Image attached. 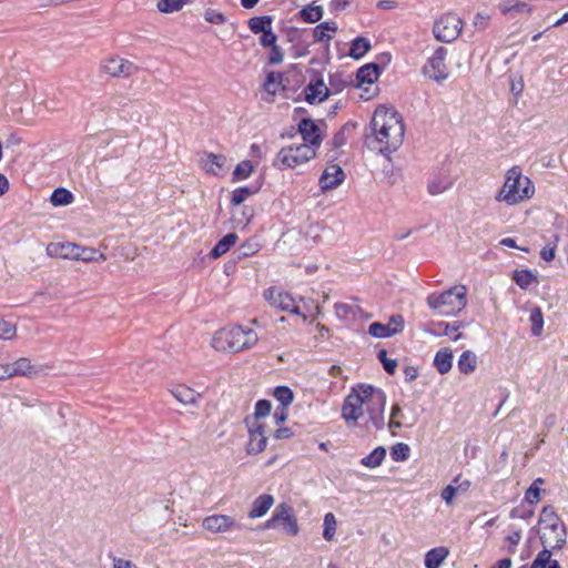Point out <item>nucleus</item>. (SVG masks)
I'll return each mask as SVG.
<instances>
[{
	"instance_id": "f257e3e1",
	"label": "nucleus",
	"mask_w": 568,
	"mask_h": 568,
	"mask_svg": "<svg viewBox=\"0 0 568 568\" xmlns=\"http://www.w3.org/2000/svg\"><path fill=\"white\" fill-rule=\"evenodd\" d=\"M386 405V395L382 389L371 385H358L345 398L342 407V417L348 427H354L364 413H367L368 419L365 427L369 429H381L385 425L384 410Z\"/></svg>"
},
{
	"instance_id": "f03ea898",
	"label": "nucleus",
	"mask_w": 568,
	"mask_h": 568,
	"mask_svg": "<svg viewBox=\"0 0 568 568\" xmlns=\"http://www.w3.org/2000/svg\"><path fill=\"white\" fill-rule=\"evenodd\" d=\"M404 135V122L397 111L385 105L376 108L371 121V133L366 135L367 146L387 155L403 144Z\"/></svg>"
},
{
	"instance_id": "7ed1b4c3",
	"label": "nucleus",
	"mask_w": 568,
	"mask_h": 568,
	"mask_svg": "<svg viewBox=\"0 0 568 568\" xmlns=\"http://www.w3.org/2000/svg\"><path fill=\"white\" fill-rule=\"evenodd\" d=\"M535 186L531 180L523 174L521 168L515 165L505 174V182L495 196V201L516 205L531 199Z\"/></svg>"
},
{
	"instance_id": "20e7f679",
	"label": "nucleus",
	"mask_w": 568,
	"mask_h": 568,
	"mask_svg": "<svg viewBox=\"0 0 568 568\" xmlns=\"http://www.w3.org/2000/svg\"><path fill=\"white\" fill-rule=\"evenodd\" d=\"M258 336L252 328L241 325L226 326L219 329L212 338L211 345L219 352H243L252 348Z\"/></svg>"
},
{
	"instance_id": "39448f33",
	"label": "nucleus",
	"mask_w": 568,
	"mask_h": 568,
	"mask_svg": "<svg viewBox=\"0 0 568 568\" xmlns=\"http://www.w3.org/2000/svg\"><path fill=\"white\" fill-rule=\"evenodd\" d=\"M467 288L454 286L443 293H433L427 297V305L439 315L449 316L459 313L467 304Z\"/></svg>"
},
{
	"instance_id": "423d86ee",
	"label": "nucleus",
	"mask_w": 568,
	"mask_h": 568,
	"mask_svg": "<svg viewBox=\"0 0 568 568\" xmlns=\"http://www.w3.org/2000/svg\"><path fill=\"white\" fill-rule=\"evenodd\" d=\"M315 155L314 146L301 143L282 148L276 155V162H280L283 168L294 169L308 162Z\"/></svg>"
},
{
	"instance_id": "0eeeda50",
	"label": "nucleus",
	"mask_w": 568,
	"mask_h": 568,
	"mask_svg": "<svg viewBox=\"0 0 568 568\" xmlns=\"http://www.w3.org/2000/svg\"><path fill=\"white\" fill-rule=\"evenodd\" d=\"M99 70L111 78H130L138 73L139 67L118 54H109L100 61Z\"/></svg>"
},
{
	"instance_id": "6e6552de",
	"label": "nucleus",
	"mask_w": 568,
	"mask_h": 568,
	"mask_svg": "<svg viewBox=\"0 0 568 568\" xmlns=\"http://www.w3.org/2000/svg\"><path fill=\"white\" fill-rule=\"evenodd\" d=\"M462 29V19L454 13H446L435 21L433 32L438 41L449 43L459 37Z\"/></svg>"
},
{
	"instance_id": "1a4fd4ad",
	"label": "nucleus",
	"mask_w": 568,
	"mask_h": 568,
	"mask_svg": "<svg viewBox=\"0 0 568 568\" xmlns=\"http://www.w3.org/2000/svg\"><path fill=\"white\" fill-rule=\"evenodd\" d=\"M277 523H282L283 531L290 536H296L300 531L293 509L285 503L277 505L273 516L266 521L265 527L274 528Z\"/></svg>"
},
{
	"instance_id": "9d476101",
	"label": "nucleus",
	"mask_w": 568,
	"mask_h": 568,
	"mask_svg": "<svg viewBox=\"0 0 568 568\" xmlns=\"http://www.w3.org/2000/svg\"><path fill=\"white\" fill-rule=\"evenodd\" d=\"M447 49L439 47L435 50L434 54L428 59L423 68L424 74L437 82L444 81L448 78V70L445 63Z\"/></svg>"
},
{
	"instance_id": "9b49d317",
	"label": "nucleus",
	"mask_w": 568,
	"mask_h": 568,
	"mask_svg": "<svg viewBox=\"0 0 568 568\" xmlns=\"http://www.w3.org/2000/svg\"><path fill=\"white\" fill-rule=\"evenodd\" d=\"M202 527L212 534H227L242 529V525L234 517L224 514L204 517L202 519Z\"/></svg>"
},
{
	"instance_id": "f8f14e48",
	"label": "nucleus",
	"mask_w": 568,
	"mask_h": 568,
	"mask_svg": "<svg viewBox=\"0 0 568 568\" xmlns=\"http://www.w3.org/2000/svg\"><path fill=\"white\" fill-rule=\"evenodd\" d=\"M298 132L304 141L303 144L314 146V151L320 148L323 136L320 126L312 119H302L298 123Z\"/></svg>"
},
{
	"instance_id": "ddd939ff",
	"label": "nucleus",
	"mask_w": 568,
	"mask_h": 568,
	"mask_svg": "<svg viewBox=\"0 0 568 568\" xmlns=\"http://www.w3.org/2000/svg\"><path fill=\"white\" fill-rule=\"evenodd\" d=\"M248 434L250 440L246 446V452L248 454L262 453L265 449L267 443L264 426L257 420H254L248 425Z\"/></svg>"
},
{
	"instance_id": "4468645a",
	"label": "nucleus",
	"mask_w": 568,
	"mask_h": 568,
	"mask_svg": "<svg viewBox=\"0 0 568 568\" xmlns=\"http://www.w3.org/2000/svg\"><path fill=\"white\" fill-rule=\"evenodd\" d=\"M566 527L561 521L556 525V529L544 530L540 535L542 547H549L552 550H561L566 545Z\"/></svg>"
},
{
	"instance_id": "2eb2a0df",
	"label": "nucleus",
	"mask_w": 568,
	"mask_h": 568,
	"mask_svg": "<svg viewBox=\"0 0 568 568\" xmlns=\"http://www.w3.org/2000/svg\"><path fill=\"white\" fill-rule=\"evenodd\" d=\"M345 174L337 164H329L320 178L322 190H331L337 187L344 181Z\"/></svg>"
},
{
	"instance_id": "dca6fc26",
	"label": "nucleus",
	"mask_w": 568,
	"mask_h": 568,
	"mask_svg": "<svg viewBox=\"0 0 568 568\" xmlns=\"http://www.w3.org/2000/svg\"><path fill=\"white\" fill-rule=\"evenodd\" d=\"M202 168L206 173L223 175L227 171L226 158L222 154H206L202 159Z\"/></svg>"
},
{
	"instance_id": "f3484780",
	"label": "nucleus",
	"mask_w": 568,
	"mask_h": 568,
	"mask_svg": "<svg viewBox=\"0 0 568 568\" xmlns=\"http://www.w3.org/2000/svg\"><path fill=\"white\" fill-rule=\"evenodd\" d=\"M47 250L50 255L78 261L80 245L70 242L53 243Z\"/></svg>"
},
{
	"instance_id": "a211bd4d",
	"label": "nucleus",
	"mask_w": 568,
	"mask_h": 568,
	"mask_svg": "<svg viewBox=\"0 0 568 568\" xmlns=\"http://www.w3.org/2000/svg\"><path fill=\"white\" fill-rule=\"evenodd\" d=\"M11 366V374L13 376H27V377H34L38 376L40 373H42L41 366L32 365L30 359L28 358H19L14 363L10 364Z\"/></svg>"
},
{
	"instance_id": "6ab92c4d",
	"label": "nucleus",
	"mask_w": 568,
	"mask_h": 568,
	"mask_svg": "<svg viewBox=\"0 0 568 568\" xmlns=\"http://www.w3.org/2000/svg\"><path fill=\"white\" fill-rule=\"evenodd\" d=\"M305 99L308 103H320L328 97V88L323 80L310 82L305 88Z\"/></svg>"
},
{
	"instance_id": "aec40b11",
	"label": "nucleus",
	"mask_w": 568,
	"mask_h": 568,
	"mask_svg": "<svg viewBox=\"0 0 568 568\" xmlns=\"http://www.w3.org/2000/svg\"><path fill=\"white\" fill-rule=\"evenodd\" d=\"M462 326V322H454L453 324L438 322L432 323L427 328V332L436 336L446 335L452 337L453 341H458L463 335L460 333L453 335V333H456Z\"/></svg>"
},
{
	"instance_id": "412c9836",
	"label": "nucleus",
	"mask_w": 568,
	"mask_h": 568,
	"mask_svg": "<svg viewBox=\"0 0 568 568\" xmlns=\"http://www.w3.org/2000/svg\"><path fill=\"white\" fill-rule=\"evenodd\" d=\"M171 394L183 405L197 406L201 398L200 393L185 385H178L176 387L172 388Z\"/></svg>"
},
{
	"instance_id": "4be33fe9",
	"label": "nucleus",
	"mask_w": 568,
	"mask_h": 568,
	"mask_svg": "<svg viewBox=\"0 0 568 568\" xmlns=\"http://www.w3.org/2000/svg\"><path fill=\"white\" fill-rule=\"evenodd\" d=\"M274 504L272 495L263 494L258 496L252 504L248 517L251 519L263 517Z\"/></svg>"
},
{
	"instance_id": "5701e85b",
	"label": "nucleus",
	"mask_w": 568,
	"mask_h": 568,
	"mask_svg": "<svg viewBox=\"0 0 568 568\" xmlns=\"http://www.w3.org/2000/svg\"><path fill=\"white\" fill-rule=\"evenodd\" d=\"M434 366L438 371L439 374H447L453 366V352L452 349L445 347L439 349L434 358Z\"/></svg>"
},
{
	"instance_id": "b1692460",
	"label": "nucleus",
	"mask_w": 568,
	"mask_h": 568,
	"mask_svg": "<svg viewBox=\"0 0 568 568\" xmlns=\"http://www.w3.org/2000/svg\"><path fill=\"white\" fill-rule=\"evenodd\" d=\"M530 568H561L556 559H552V549L544 547L534 559Z\"/></svg>"
},
{
	"instance_id": "393cba45",
	"label": "nucleus",
	"mask_w": 568,
	"mask_h": 568,
	"mask_svg": "<svg viewBox=\"0 0 568 568\" xmlns=\"http://www.w3.org/2000/svg\"><path fill=\"white\" fill-rule=\"evenodd\" d=\"M336 31L337 24L334 21H325L314 28L313 37L316 42H328Z\"/></svg>"
},
{
	"instance_id": "a878e982",
	"label": "nucleus",
	"mask_w": 568,
	"mask_h": 568,
	"mask_svg": "<svg viewBox=\"0 0 568 568\" xmlns=\"http://www.w3.org/2000/svg\"><path fill=\"white\" fill-rule=\"evenodd\" d=\"M448 556V550L445 547H437L429 550L425 555V567L426 568H439L443 561Z\"/></svg>"
},
{
	"instance_id": "bb28decb",
	"label": "nucleus",
	"mask_w": 568,
	"mask_h": 568,
	"mask_svg": "<svg viewBox=\"0 0 568 568\" xmlns=\"http://www.w3.org/2000/svg\"><path fill=\"white\" fill-rule=\"evenodd\" d=\"M237 241V235L235 233H229L223 239H221L215 246L210 252V256L213 258H217L225 254Z\"/></svg>"
},
{
	"instance_id": "cd10ccee",
	"label": "nucleus",
	"mask_w": 568,
	"mask_h": 568,
	"mask_svg": "<svg viewBox=\"0 0 568 568\" xmlns=\"http://www.w3.org/2000/svg\"><path fill=\"white\" fill-rule=\"evenodd\" d=\"M561 520L556 514L552 506H545L540 513L539 525L542 526V531L548 529H556V525Z\"/></svg>"
},
{
	"instance_id": "c85d7f7f",
	"label": "nucleus",
	"mask_w": 568,
	"mask_h": 568,
	"mask_svg": "<svg viewBox=\"0 0 568 568\" xmlns=\"http://www.w3.org/2000/svg\"><path fill=\"white\" fill-rule=\"evenodd\" d=\"M503 14H518V13H530V8L527 3L518 0H505L498 6Z\"/></svg>"
},
{
	"instance_id": "c756f323",
	"label": "nucleus",
	"mask_w": 568,
	"mask_h": 568,
	"mask_svg": "<svg viewBox=\"0 0 568 568\" xmlns=\"http://www.w3.org/2000/svg\"><path fill=\"white\" fill-rule=\"evenodd\" d=\"M273 306L282 311L300 314L298 307L295 305L294 298L288 293L280 292L275 295Z\"/></svg>"
},
{
	"instance_id": "7c9ffc66",
	"label": "nucleus",
	"mask_w": 568,
	"mask_h": 568,
	"mask_svg": "<svg viewBox=\"0 0 568 568\" xmlns=\"http://www.w3.org/2000/svg\"><path fill=\"white\" fill-rule=\"evenodd\" d=\"M379 75L378 65L374 63L366 64L358 69L357 80L359 84H372Z\"/></svg>"
},
{
	"instance_id": "2f4dec72",
	"label": "nucleus",
	"mask_w": 568,
	"mask_h": 568,
	"mask_svg": "<svg viewBox=\"0 0 568 568\" xmlns=\"http://www.w3.org/2000/svg\"><path fill=\"white\" fill-rule=\"evenodd\" d=\"M458 369L463 373V374H471L475 369H476V366H477V357L475 355V353H473L471 351H465L463 352V354L460 355L459 359H458Z\"/></svg>"
},
{
	"instance_id": "473e14b6",
	"label": "nucleus",
	"mask_w": 568,
	"mask_h": 568,
	"mask_svg": "<svg viewBox=\"0 0 568 568\" xmlns=\"http://www.w3.org/2000/svg\"><path fill=\"white\" fill-rule=\"evenodd\" d=\"M385 456L386 449L383 446H378L369 455L362 458L361 464L368 468H376L382 465Z\"/></svg>"
},
{
	"instance_id": "72a5a7b5",
	"label": "nucleus",
	"mask_w": 568,
	"mask_h": 568,
	"mask_svg": "<svg viewBox=\"0 0 568 568\" xmlns=\"http://www.w3.org/2000/svg\"><path fill=\"white\" fill-rule=\"evenodd\" d=\"M283 75L280 72H270L264 82V90L270 95L274 97L280 90L284 89L282 84Z\"/></svg>"
},
{
	"instance_id": "f704fd0d",
	"label": "nucleus",
	"mask_w": 568,
	"mask_h": 568,
	"mask_svg": "<svg viewBox=\"0 0 568 568\" xmlns=\"http://www.w3.org/2000/svg\"><path fill=\"white\" fill-rule=\"evenodd\" d=\"M513 278L523 290H527L530 285L538 283L536 275L529 270L515 271Z\"/></svg>"
},
{
	"instance_id": "c9c22d12",
	"label": "nucleus",
	"mask_w": 568,
	"mask_h": 568,
	"mask_svg": "<svg viewBox=\"0 0 568 568\" xmlns=\"http://www.w3.org/2000/svg\"><path fill=\"white\" fill-rule=\"evenodd\" d=\"M191 0H159L156 8L162 13H174L183 9Z\"/></svg>"
},
{
	"instance_id": "e433bc0d",
	"label": "nucleus",
	"mask_w": 568,
	"mask_h": 568,
	"mask_svg": "<svg viewBox=\"0 0 568 568\" xmlns=\"http://www.w3.org/2000/svg\"><path fill=\"white\" fill-rule=\"evenodd\" d=\"M369 49V40L364 37H358L352 42L349 55L354 59H361Z\"/></svg>"
},
{
	"instance_id": "4c0bfd02",
	"label": "nucleus",
	"mask_w": 568,
	"mask_h": 568,
	"mask_svg": "<svg viewBox=\"0 0 568 568\" xmlns=\"http://www.w3.org/2000/svg\"><path fill=\"white\" fill-rule=\"evenodd\" d=\"M105 260H106V256L103 253H99L95 248L80 245L78 261H82L85 263H92V262H101V261H105Z\"/></svg>"
},
{
	"instance_id": "58836bf2",
	"label": "nucleus",
	"mask_w": 568,
	"mask_h": 568,
	"mask_svg": "<svg viewBox=\"0 0 568 568\" xmlns=\"http://www.w3.org/2000/svg\"><path fill=\"white\" fill-rule=\"evenodd\" d=\"M273 18L271 16L253 17L248 20L247 24L250 30L257 34L264 32L272 26Z\"/></svg>"
},
{
	"instance_id": "ea45409f",
	"label": "nucleus",
	"mask_w": 568,
	"mask_h": 568,
	"mask_svg": "<svg viewBox=\"0 0 568 568\" xmlns=\"http://www.w3.org/2000/svg\"><path fill=\"white\" fill-rule=\"evenodd\" d=\"M51 203L54 206H63L71 204L73 201V194L67 189H55L51 195Z\"/></svg>"
},
{
	"instance_id": "a19ab883",
	"label": "nucleus",
	"mask_w": 568,
	"mask_h": 568,
	"mask_svg": "<svg viewBox=\"0 0 568 568\" xmlns=\"http://www.w3.org/2000/svg\"><path fill=\"white\" fill-rule=\"evenodd\" d=\"M300 14L305 22L314 23L322 19L323 8L321 6H307L301 10Z\"/></svg>"
},
{
	"instance_id": "79ce46f5",
	"label": "nucleus",
	"mask_w": 568,
	"mask_h": 568,
	"mask_svg": "<svg viewBox=\"0 0 568 568\" xmlns=\"http://www.w3.org/2000/svg\"><path fill=\"white\" fill-rule=\"evenodd\" d=\"M324 530L323 538L327 541H332L335 537L337 521L333 513H327L324 516Z\"/></svg>"
},
{
	"instance_id": "37998d69",
	"label": "nucleus",
	"mask_w": 568,
	"mask_h": 568,
	"mask_svg": "<svg viewBox=\"0 0 568 568\" xmlns=\"http://www.w3.org/2000/svg\"><path fill=\"white\" fill-rule=\"evenodd\" d=\"M529 320L531 322V333L535 336H539L544 327V316L539 307H534L530 311Z\"/></svg>"
},
{
	"instance_id": "c03bdc74",
	"label": "nucleus",
	"mask_w": 568,
	"mask_h": 568,
	"mask_svg": "<svg viewBox=\"0 0 568 568\" xmlns=\"http://www.w3.org/2000/svg\"><path fill=\"white\" fill-rule=\"evenodd\" d=\"M368 333L373 337L377 338H385L394 335V331H392L390 325L382 324L379 322L372 323L368 327Z\"/></svg>"
},
{
	"instance_id": "a18cd8bd",
	"label": "nucleus",
	"mask_w": 568,
	"mask_h": 568,
	"mask_svg": "<svg viewBox=\"0 0 568 568\" xmlns=\"http://www.w3.org/2000/svg\"><path fill=\"white\" fill-rule=\"evenodd\" d=\"M273 395L281 403L282 407H288L294 398L292 389L286 386H277Z\"/></svg>"
},
{
	"instance_id": "49530a36",
	"label": "nucleus",
	"mask_w": 568,
	"mask_h": 568,
	"mask_svg": "<svg viewBox=\"0 0 568 568\" xmlns=\"http://www.w3.org/2000/svg\"><path fill=\"white\" fill-rule=\"evenodd\" d=\"M390 456L395 462H405L409 457V447L407 444L397 443L390 449Z\"/></svg>"
},
{
	"instance_id": "de8ad7c7",
	"label": "nucleus",
	"mask_w": 568,
	"mask_h": 568,
	"mask_svg": "<svg viewBox=\"0 0 568 568\" xmlns=\"http://www.w3.org/2000/svg\"><path fill=\"white\" fill-rule=\"evenodd\" d=\"M252 172H253L252 163L250 161H242L241 163H239L236 165L235 170L233 171V180L240 181V180L247 179Z\"/></svg>"
},
{
	"instance_id": "09e8293b",
	"label": "nucleus",
	"mask_w": 568,
	"mask_h": 568,
	"mask_svg": "<svg viewBox=\"0 0 568 568\" xmlns=\"http://www.w3.org/2000/svg\"><path fill=\"white\" fill-rule=\"evenodd\" d=\"M256 190L251 187H240L233 191L231 203L233 205L242 204L247 197L253 195Z\"/></svg>"
},
{
	"instance_id": "8fccbe9b",
	"label": "nucleus",
	"mask_w": 568,
	"mask_h": 568,
	"mask_svg": "<svg viewBox=\"0 0 568 568\" xmlns=\"http://www.w3.org/2000/svg\"><path fill=\"white\" fill-rule=\"evenodd\" d=\"M204 20L212 24H223L226 22V17L222 12L209 8L204 12Z\"/></svg>"
},
{
	"instance_id": "3c124183",
	"label": "nucleus",
	"mask_w": 568,
	"mask_h": 568,
	"mask_svg": "<svg viewBox=\"0 0 568 568\" xmlns=\"http://www.w3.org/2000/svg\"><path fill=\"white\" fill-rule=\"evenodd\" d=\"M17 327L16 325L0 320V338L2 339H12L16 336Z\"/></svg>"
},
{
	"instance_id": "603ef678",
	"label": "nucleus",
	"mask_w": 568,
	"mask_h": 568,
	"mask_svg": "<svg viewBox=\"0 0 568 568\" xmlns=\"http://www.w3.org/2000/svg\"><path fill=\"white\" fill-rule=\"evenodd\" d=\"M378 359L382 362L384 369L388 374H394L397 367V362L395 359L387 358V353L385 349H382L377 354Z\"/></svg>"
},
{
	"instance_id": "864d4df0",
	"label": "nucleus",
	"mask_w": 568,
	"mask_h": 568,
	"mask_svg": "<svg viewBox=\"0 0 568 568\" xmlns=\"http://www.w3.org/2000/svg\"><path fill=\"white\" fill-rule=\"evenodd\" d=\"M277 36L273 32L272 26L268 27L264 32H262V36L260 38V43L262 47H273L276 45Z\"/></svg>"
},
{
	"instance_id": "5fc2aeb1",
	"label": "nucleus",
	"mask_w": 568,
	"mask_h": 568,
	"mask_svg": "<svg viewBox=\"0 0 568 568\" xmlns=\"http://www.w3.org/2000/svg\"><path fill=\"white\" fill-rule=\"evenodd\" d=\"M450 182L448 180L440 181V180H434L428 185V191L433 195H437L446 191L450 186Z\"/></svg>"
},
{
	"instance_id": "6e6d98bb",
	"label": "nucleus",
	"mask_w": 568,
	"mask_h": 568,
	"mask_svg": "<svg viewBox=\"0 0 568 568\" xmlns=\"http://www.w3.org/2000/svg\"><path fill=\"white\" fill-rule=\"evenodd\" d=\"M540 487L536 485H530V487L526 490L525 500L530 505H536L540 500Z\"/></svg>"
},
{
	"instance_id": "4d7b16f0",
	"label": "nucleus",
	"mask_w": 568,
	"mask_h": 568,
	"mask_svg": "<svg viewBox=\"0 0 568 568\" xmlns=\"http://www.w3.org/2000/svg\"><path fill=\"white\" fill-rule=\"evenodd\" d=\"M260 250V245L257 242L250 240L243 243L239 251L242 256H251L255 254Z\"/></svg>"
},
{
	"instance_id": "13d9d810",
	"label": "nucleus",
	"mask_w": 568,
	"mask_h": 568,
	"mask_svg": "<svg viewBox=\"0 0 568 568\" xmlns=\"http://www.w3.org/2000/svg\"><path fill=\"white\" fill-rule=\"evenodd\" d=\"M271 412V403L268 400H265V399H261L256 403L255 405V418H261V417H265L270 414Z\"/></svg>"
},
{
	"instance_id": "bf43d9fd",
	"label": "nucleus",
	"mask_w": 568,
	"mask_h": 568,
	"mask_svg": "<svg viewBox=\"0 0 568 568\" xmlns=\"http://www.w3.org/2000/svg\"><path fill=\"white\" fill-rule=\"evenodd\" d=\"M283 57H284L283 51L277 44L271 47V52H270V57H268V62L271 64L281 63L283 61Z\"/></svg>"
},
{
	"instance_id": "052dcab7",
	"label": "nucleus",
	"mask_w": 568,
	"mask_h": 568,
	"mask_svg": "<svg viewBox=\"0 0 568 568\" xmlns=\"http://www.w3.org/2000/svg\"><path fill=\"white\" fill-rule=\"evenodd\" d=\"M457 495V488L454 485H448L442 490V498L447 505H452L454 497Z\"/></svg>"
},
{
	"instance_id": "680f3d73",
	"label": "nucleus",
	"mask_w": 568,
	"mask_h": 568,
	"mask_svg": "<svg viewBox=\"0 0 568 568\" xmlns=\"http://www.w3.org/2000/svg\"><path fill=\"white\" fill-rule=\"evenodd\" d=\"M387 325H390L392 331H394V335L397 333H400L404 328V318L402 315H393L389 318V323Z\"/></svg>"
},
{
	"instance_id": "e2e57ef3",
	"label": "nucleus",
	"mask_w": 568,
	"mask_h": 568,
	"mask_svg": "<svg viewBox=\"0 0 568 568\" xmlns=\"http://www.w3.org/2000/svg\"><path fill=\"white\" fill-rule=\"evenodd\" d=\"M489 19L490 18H489L488 14L479 12L474 18V21H473L474 27L479 29V30H484L488 26Z\"/></svg>"
},
{
	"instance_id": "0e129e2a",
	"label": "nucleus",
	"mask_w": 568,
	"mask_h": 568,
	"mask_svg": "<svg viewBox=\"0 0 568 568\" xmlns=\"http://www.w3.org/2000/svg\"><path fill=\"white\" fill-rule=\"evenodd\" d=\"M532 515H534V510H527L526 511V510L520 509V508H514L510 511V517L511 518L527 519V518H530Z\"/></svg>"
},
{
	"instance_id": "69168bd1",
	"label": "nucleus",
	"mask_w": 568,
	"mask_h": 568,
	"mask_svg": "<svg viewBox=\"0 0 568 568\" xmlns=\"http://www.w3.org/2000/svg\"><path fill=\"white\" fill-rule=\"evenodd\" d=\"M345 142H346V138H345V134L343 131L337 132L331 141L334 149H338V148L343 146L345 144Z\"/></svg>"
},
{
	"instance_id": "338daca9",
	"label": "nucleus",
	"mask_w": 568,
	"mask_h": 568,
	"mask_svg": "<svg viewBox=\"0 0 568 568\" xmlns=\"http://www.w3.org/2000/svg\"><path fill=\"white\" fill-rule=\"evenodd\" d=\"M542 260L550 262L555 258V246L544 247L540 252Z\"/></svg>"
},
{
	"instance_id": "774afa93",
	"label": "nucleus",
	"mask_w": 568,
	"mask_h": 568,
	"mask_svg": "<svg viewBox=\"0 0 568 568\" xmlns=\"http://www.w3.org/2000/svg\"><path fill=\"white\" fill-rule=\"evenodd\" d=\"M113 568H135L134 564L130 560H124L121 558H114Z\"/></svg>"
}]
</instances>
